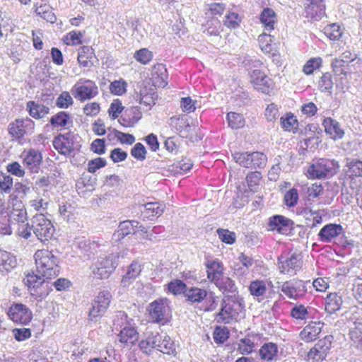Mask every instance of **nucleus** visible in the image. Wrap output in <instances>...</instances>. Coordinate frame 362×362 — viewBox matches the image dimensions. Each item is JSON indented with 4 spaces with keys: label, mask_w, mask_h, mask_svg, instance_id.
Returning a JSON list of instances; mask_svg holds the SVG:
<instances>
[{
    "label": "nucleus",
    "mask_w": 362,
    "mask_h": 362,
    "mask_svg": "<svg viewBox=\"0 0 362 362\" xmlns=\"http://www.w3.org/2000/svg\"><path fill=\"white\" fill-rule=\"evenodd\" d=\"M339 168L337 160L320 158L313 160L308 169V174L309 177L313 179L328 178L336 174Z\"/></svg>",
    "instance_id": "3"
},
{
    "label": "nucleus",
    "mask_w": 362,
    "mask_h": 362,
    "mask_svg": "<svg viewBox=\"0 0 362 362\" xmlns=\"http://www.w3.org/2000/svg\"><path fill=\"white\" fill-rule=\"evenodd\" d=\"M325 35L329 37L332 40H337L340 38L342 35V30L341 27L336 24L333 23L331 25H327L324 28Z\"/></svg>",
    "instance_id": "50"
},
{
    "label": "nucleus",
    "mask_w": 362,
    "mask_h": 362,
    "mask_svg": "<svg viewBox=\"0 0 362 362\" xmlns=\"http://www.w3.org/2000/svg\"><path fill=\"white\" fill-rule=\"evenodd\" d=\"M281 124L282 128L288 132H295L298 127V120L292 114H288L285 117H281Z\"/></svg>",
    "instance_id": "49"
},
{
    "label": "nucleus",
    "mask_w": 362,
    "mask_h": 362,
    "mask_svg": "<svg viewBox=\"0 0 362 362\" xmlns=\"http://www.w3.org/2000/svg\"><path fill=\"white\" fill-rule=\"evenodd\" d=\"M123 110L124 107L122 106L121 101L119 99L114 100L111 103L108 110L109 116L112 119H115L119 117Z\"/></svg>",
    "instance_id": "60"
},
{
    "label": "nucleus",
    "mask_w": 362,
    "mask_h": 362,
    "mask_svg": "<svg viewBox=\"0 0 362 362\" xmlns=\"http://www.w3.org/2000/svg\"><path fill=\"white\" fill-rule=\"evenodd\" d=\"M306 17L320 20L325 14V0H303Z\"/></svg>",
    "instance_id": "16"
},
{
    "label": "nucleus",
    "mask_w": 362,
    "mask_h": 362,
    "mask_svg": "<svg viewBox=\"0 0 362 362\" xmlns=\"http://www.w3.org/2000/svg\"><path fill=\"white\" fill-rule=\"evenodd\" d=\"M343 303L341 296L336 293H329L325 299V310L332 314L339 310Z\"/></svg>",
    "instance_id": "32"
},
{
    "label": "nucleus",
    "mask_w": 362,
    "mask_h": 362,
    "mask_svg": "<svg viewBox=\"0 0 362 362\" xmlns=\"http://www.w3.org/2000/svg\"><path fill=\"white\" fill-rule=\"evenodd\" d=\"M218 238L226 244H233L235 241V234L228 229L219 228L217 230Z\"/></svg>",
    "instance_id": "63"
},
{
    "label": "nucleus",
    "mask_w": 362,
    "mask_h": 362,
    "mask_svg": "<svg viewBox=\"0 0 362 362\" xmlns=\"http://www.w3.org/2000/svg\"><path fill=\"white\" fill-rule=\"evenodd\" d=\"M141 272V265L139 262L134 261L128 267L126 274L123 276L121 284L124 287L128 286L132 281L139 276Z\"/></svg>",
    "instance_id": "30"
},
{
    "label": "nucleus",
    "mask_w": 362,
    "mask_h": 362,
    "mask_svg": "<svg viewBox=\"0 0 362 362\" xmlns=\"http://www.w3.org/2000/svg\"><path fill=\"white\" fill-rule=\"evenodd\" d=\"M308 286L311 287L310 281L292 279L283 283L280 286V290L288 298L297 300L305 295Z\"/></svg>",
    "instance_id": "8"
},
{
    "label": "nucleus",
    "mask_w": 362,
    "mask_h": 362,
    "mask_svg": "<svg viewBox=\"0 0 362 362\" xmlns=\"http://www.w3.org/2000/svg\"><path fill=\"white\" fill-rule=\"evenodd\" d=\"M118 257L117 255L113 253L100 255L91 267L94 276L99 279H107L116 269Z\"/></svg>",
    "instance_id": "4"
},
{
    "label": "nucleus",
    "mask_w": 362,
    "mask_h": 362,
    "mask_svg": "<svg viewBox=\"0 0 362 362\" xmlns=\"http://www.w3.org/2000/svg\"><path fill=\"white\" fill-rule=\"evenodd\" d=\"M23 164L32 172L37 173L42 157L41 153L35 149H29L22 153Z\"/></svg>",
    "instance_id": "19"
},
{
    "label": "nucleus",
    "mask_w": 362,
    "mask_h": 362,
    "mask_svg": "<svg viewBox=\"0 0 362 362\" xmlns=\"http://www.w3.org/2000/svg\"><path fill=\"white\" fill-rule=\"evenodd\" d=\"M11 220L8 217V213L0 215V234L11 235L12 233V228L11 226Z\"/></svg>",
    "instance_id": "54"
},
{
    "label": "nucleus",
    "mask_w": 362,
    "mask_h": 362,
    "mask_svg": "<svg viewBox=\"0 0 362 362\" xmlns=\"http://www.w3.org/2000/svg\"><path fill=\"white\" fill-rule=\"evenodd\" d=\"M302 258L300 254L293 253L289 256H280L278 258L279 269L281 273L293 276L302 266Z\"/></svg>",
    "instance_id": "11"
},
{
    "label": "nucleus",
    "mask_w": 362,
    "mask_h": 362,
    "mask_svg": "<svg viewBox=\"0 0 362 362\" xmlns=\"http://www.w3.org/2000/svg\"><path fill=\"white\" fill-rule=\"evenodd\" d=\"M291 316L296 320H305L308 318V308L303 304H295L290 311Z\"/></svg>",
    "instance_id": "44"
},
{
    "label": "nucleus",
    "mask_w": 362,
    "mask_h": 362,
    "mask_svg": "<svg viewBox=\"0 0 362 362\" xmlns=\"http://www.w3.org/2000/svg\"><path fill=\"white\" fill-rule=\"evenodd\" d=\"M233 157L235 163L242 167L250 168L251 165V153L247 152H236L233 154Z\"/></svg>",
    "instance_id": "51"
},
{
    "label": "nucleus",
    "mask_w": 362,
    "mask_h": 362,
    "mask_svg": "<svg viewBox=\"0 0 362 362\" xmlns=\"http://www.w3.org/2000/svg\"><path fill=\"white\" fill-rule=\"evenodd\" d=\"M134 57L136 61L143 64H146L152 59L153 54L147 49L142 48L136 51Z\"/></svg>",
    "instance_id": "59"
},
{
    "label": "nucleus",
    "mask_w": 362,
    "mask_h": 362,
    "mask_svg": "<svg viewBox=\"0 0 362 362\" xmlns=\"http://www.w3.org/2000/svg\"><path fill=\"white\" fill-rule=\"evenodd\" d=\"M158 339L157 336L154 335V332H146V338L139 343L141 350L146 354H150L155 349Z\"/></svg>",
    "instance_id": "36"
},
{
    "label": "nucleus",
    "mask_w": 362,
    "mask_h": 362,
    "mask_svg": "<svg viewBox=\"0 0 362 362\" xmlns=\"http://www.w3.org/2000/svg\"><path fill=\"white\" fill-rule=\"evenodd\" d=\"M215 285L223 293L227 292L234 295L237 290L234 281L225 276Z\"/></svg>",
    "instance_id": "39"
},
{
    "label": "nucleus",
    "mask_w": 362,
    "mask_h": 362,
    "mask_svg": "<svg viewBox=\"0 0 362 362\" xmlns=\"http://www.w3.org/2000/svg\"><path fill=\"white\" fill-rule=\"evenodd\" d=\"M331 341L325 337L320 340L308 353L309 357L316 358L317 360H322L331 348Z\"/></svg>",
    "instance_id": "24"
},
{
    "label": "nucleus",
    "mask_w": 362,
    "mask_h": 362,
    "mask_svg": "<svg viewBox=\"0 0 362 362\" xmlns=\"http://www.w3.org/2000/svg\"><path fill=\"white\" fill-rule=\"evenodd\" d=\"M323 125L325 132L330 135L334 140L341 139L344 136V132L337 120L327 117L324 119Z\"/></svg>",
    "instance_id": "27"
},
{
    "label": "nucleus",
    "mask_w": 362,
    "mask_h": 362,
    "mask_svg": "<svg viewBox=\"0 0 362 362\" xmlns=\"http://www.w3.org/2000/svg\"><path fill=\"white\" fill-rule=\"evenodd\" d=\"M17 265L16 257L5 250H0V271L10 272Z\"/></svg>",
    "instance_id": "31"
},
{
    "label": "nucleus",
    "mask_w": 362,
    "mask_h": 362,
    "mask_svg": "<svg viewBox=\"0 0 362 362\" xmlns=\"http://www.w3.org/2000/svg\"><path fill=\"white\" fill-rule=\"evenodd\" d=\"M344 233V229L340 224L328 223L324 226L319 233L317 237L319 241L325 243H330Z\"/></svg>",
    "instance_id": "17"
},
{
    "label": "nucleus",
    "mask_w": 362,
    "mask_h": 362,
    "mask_svg": "<svg viewBox=\"0 0 362 362\" xmlns=\"http://www.w3.org/2000/svg\"><path fill=\"white\" fill-rule=\"evenodd\" d=\"M272 37L271 35L263 33L259 35L258 42L261 49L266 54H272L274 51V45L272 44Z\"/></svg>",
    "instance_id": "43"
},
{
    "label": "nucleus",
    "mask_w": 362,
    "mask_h": 362,
    "mask_svg": "<svg viewBox=\"0 0 362 362\" xmlns=\"http://www.w3.org/2000/svg\"><path fill=\"white\" fill-rule=\"evenodd\" d=\"M112 296L107 291H102L95 297L92 303V308L89 311V319L95 320L102 316L108 308L111 302Z\"/></svg>",
    "instance_id": "10"
},
{
    "label": "nucleus",
    "mask_w": 362,
    "mask_h": 362,
    "mask_svg": "<svg viewBox=\"0 0 362 362\" xmlns=\"http://www.w3.org/2000/svg\"><path fill=\"white\" fill-rule=\"evenodd\" d=\"M170 301L166 298H160L151 302L147 308L150 318L154 323H159L165 319L170 310Z\"/></svg>",
    "instance_id": "12"
},
{
    "label": "nucleus",
    "mask_w": 362,
    "mask_h": 362,
    "mask_svg": "<svg viewBox=\"0 0 362 362\" xmlns=\"http://www.w3.org/2000/svg\"><path fill=\"white\" fill-rule=\"evenodd\" d=\"M37 272L46 279H52L59 273L58 258L47 250H39L34 255Z\"/></svg>",
    "instance_id": "1"
},
{
    "label": "nucleus",
    "mask_w": 362,
    "mask_h": 362,
    "mask_svg": "<svg viewBox=\"0 0 362 362\" xmlns=\"http://www.w3.org/2000/svg\"><path fill=\"white\" fill-rule=\"evenodd\" d=\"M207 278L210 282L216 284L224 276V266L217 259L209 260L206 263Z\"/></svg>",
    "instance_id": "20"
},
{
    "label": "nucleus",
    "mask_w": 362,
    "mask_h": 362,
    "mask_svg": "<svg viewBox=\"0 0 362 362\" xmlns=\"http://www.w3.org/2000/svg\"><path fill=\"white\" fill-rule=\"evenodd\" d=\"M152 75L153 77L158 79L157 83H159V86L164 87L167 85L166 79L168 78V73L164 64H156L153 68Z\"/></svg>",
    "instance_id": "40"
},
{
    "label": "nucleus",
    "mask_w": 362,
    "mask_h": 362,
    "mask_svg": "<svg viewBox=\"0 0 362 362\" xmlns=\"http://www.w3.org/2000/svg\"><path fill=\"white\" fill-rule=\"evenodd\" d=\"M136 221H124L119 223L117 230L112 235V240L117 242L123 239L126 235L134 233L135 227H138Z\"/></svg>",
    "instance_id": "22"
},
{
    "label": "nucleus",
    "mask_w": 362,
    "mask_h": 362,
    "mask_svg": "<svg viewBox=\"0 0 362 362\" xmlns=\"http://www.w3.org/2000/svg\"><path fill=\"white\" fill-rule=\"evenodd\" d=\"M251 167L252 169H262L266 166L267 158L262 152L255 151L251 153Z\"/></svg>",
    "instance_id": "45"
},
{
    "label": "nucleus",
    "mask_w": 362,
    "mask_h": 362,
    "mask_svg": "<svg viewBox=\"0 0 362 362\" xmlns=\"http://www.w3.org/2000/svg\"><path fill=\"white\" fill-rule=\"evenodd\" d=\"M141 206L144 209V210L141 209L144 220L161 216L165 208L164 204L158 202H148Z\"/></svg>",
    "instance_id": "26"
},
{
    "label": "nucleus",
    "mask_w": 362,
    "mask_h": 362,
    "mask_svg": "<svg viewBox=\"0 0 362 362\" xmlns=\"http://www.w3.org/2000/svg\"><path fill=\"white\" fill-rule=\"evenodd\" d=\"M259 20L264 30L270 32L274 29L277 18L276 13L270 8H264L261 12Z\"/></svg>",
    "instance_id": "29"
},
{
    "label": "nucleus",
    "mask_w": 362,
    "mask_h": 362,
    "mask_svg": "<svg viewBox=\"0 0 362 362\" xmlns=\"http://www.w3.org/2000/svg\"><path fill=\"white\" fill-rule=\"evenodd\" d=\"M35 129L34 122L26 117L25 119H17L8 126V132L12 137L20 139L25 134H31Z\"/></svg>",
    "instance_id": "13"
},
{
    "label": "nucleus",
    "mask_w": 362,
    "mask_h": 362,
    "mask_svg": "<svg viewBox=\"0 0 362 362\" xmlns=\"http://www.w3.org/2000/svg\"><path fill=\"white\" fill-rule=\"evenodd\" d=\"M23 282L30 290V295L38 301H42L48 296L47 284H45L40 274L28 272L25 274Z\"/></svg>",
    "instance_id": "5"
},
{
    "label": "nucleus",
    "mask_w": 362,
    "mask_h": 362,
    "mask_svg": "<svg viewBox=\"0 0 362 362\" xmlns=\"http://www.w3.org/2000/svg\"><path fill=\"white\" fill-rule=\"evenodd\" d=\"M119 341L127 345L133 344L138 339V333L131 325L124 326L120 330Z\"/></svg>",
    "instance_id": "35"
},
{
    "label": "nucleus",
    "mask_w": 362,
    "mask_h": 362,
    "mask_svg": "<svg viewBox=\"0 0 362 362\" xmlns=\"http://www.w3.org/2000/svg\"><path fill=\"white\" fill-rule=\"evenodd\" d=\"M255 348L254 337L247 336L241 339L238 344V350L242 354H249Z\"/></svg>",
    "instance_id": "47"
},
{
    "label": "nucleus",
    "mask_w": 362,
    "mask_h": 362,
    "mask_svg": "<svg viewBox=\"0 0 362 362\" xmlns=\"http://www.w3.org/2000/svg\"><path fill=\"white\" fill-rule=\"evenodd\" d=\"M207 296V291L204 288L196 286H187L184 296L187 302L190 303H201Z\"/></svg>",
    "instance_id": "28"
},
{
    "label": "nucleus",
    "mask_w": 362,
    "mask_h": 362,
    "mask_svg": "<svg viewBox=\"0 0 362 362\" xmlns=\"http://www.w3.org/2000/svg\"><path fill=\"white\" fill-rule=\"evenodd\" d=\"M322 325L323 323L321 322H314L308 325L300 332V336L301 339L307 342L315 340L321 332Z\"/></svg>",
    "instance_id": "25"
},
{
    "label": "nucleus",
    "mask_w": 362,
    "mask_h": 362,
    "mask_svg": "<svg viewBox=\"0 0 362 362\" xmlns=\"http://www.w3.org/2000/svg\"><path fill=\"white\" fill-rule=\"evenodd\" d=\"M278 346L272 342L264 344L259 350L260 358L264 362L276 361L278 358Z\"/></svg>",
    "instance_id": "23"
},
{
    "label": "nucleus",
    "mask_w": 362,
    "mask_h": 362,
    "mask_svg": "<svg viewBox=\"0 0 362 362\" xmlns=\"http://www.w3.org/2000/svg\"><path fill=\"white\" fill-rule=\"evenodd\" d=\"M249 290L251 295L257 298L259 301V298H262L267 292L266 282L262 280L252 281L250 284Z\"/></svg>",
    "instance_id": "37"
},
{
    "label": "nucleus",
    "mask_w": 362,
    "mask_h": 362,
    "mask_svg": "<svg viewBox=\"0 0 362 362\" xmlns=\"http://www.w3.org/2000/svg\"><path fill=\"white\" fill-rule=\"evenodd\" d=\"M35 13L47 22L54 23L56 21V16L52 12V8L48 4L36 6Z\"/></svg>",
    "instance_id": "41"
},
{
    "label": "nucleus",
    "mask_w": 362,
    "mask_h": 362,
    "mask_svg": "<svg viewBox=\"0 0 362 362\" xmlns=\"http://www.w3.org/2000/svg\"><path fill=\"white\" fill-rule=\"evenodd\" d=\"M9 318L16 323L27 325L33 317L32 312L25 305L16 303L11 305L7 313Z\"/></svg>",
    "instance_id": "14"
},
{
    "label": "nucleus",
    "mask_w": 362,
    "mask_h": 362,
    "mask_svg": "<svg viewBox=\"0 0 362 362\" xmlns=\"http://www.w3.org/2000/svg\"><path fill=\"white\" fill-rule=\"evenodd\" d=\"M169 124L171 127H175L176 130L180 133L182 132L184 127H189V125L187 123V120L185 117H172L170 118Z\"/></svg>",
    "instance_id": "57"
},
{
    "label": "nucleus",
    "mask_w": 362,
    "mask_h": 362,
    "mask_svg": "<svg viewBox=\"0 0 362 362\" xmlns=\"http://www.w3.org/2000/svg\"><path fill=\"white\" fill-rule=\"evenodd\" d=\"M6 211L11 223H25L28 220L25 205L16 195H10Z\"/></svg>",
    "instance_id": "9"
},
{
    "label": "nucleus",
    "mask_w": 362,
    "mask_h": 362,
    "mask_svg": "<svg viewBox=\"0 0 362 362\" xmlns=\"http://www.w3.org/2000/svg\"><path fill=\"white\" fill-rule=\"evenodd\" d=\"M79 247L90 257L91 255H95L101 251L100 245L95 242L90 240H83L79 243Z\"/></svg>",
    "instance_id": "46"
},
{
    "label": "nucleus",
    "mask_w": 362,
    "mask_h": 362,
    "mask_svg": "<svg viewBox=\"0 0 362 362\" xmlns=\"http://www.w3.org/2000/svg\"><path fill=\"white\" fill-rule=\"evenodd\" d=\"M349 335L351 340L357 344V346H362V325H355L354 327L351 328Z\"/></svg>",
    "instance_id": "64"
},
{
    "label": "nucleus",
    "mask_w": 362,
    "mask_h": 362,
    "mask_svg": "<svg viewBox=\"0 0 362 362\" xmlns=\"http://www.w3.org/2000/svg\"><path fill=\"white\" fill-rule=\"evenodd\" d=\"M74 100L67 91L62 92L57 99L56 105L60 108H67L71 105Z\"/></svg>",
    "instance_id": "61"
},
{
    "label": "nucleus",
    "mask_w": 362,
    "mask_h": 362,
    "mask_svg": "<svg viewBox=\"0 0 362 362\" xmlns=\"http://www.w3.org/2000/svg\"><path fill=\"white\" fill-rule=\"evenodd\" d=\"M348 59H343L339 58L334 59L332 62L333 71L337 75H346V71L345 67L348 65Z\"/></svg>",
    "instance_id": "56"
},
{
    "label": "nucleus",
    "mask_w": 362,
    "mask_h": 362,
    "mask_svg": "<svg viewBox=\"0 0 362 362\" xmlns=\"http://www.w3.org/2000/svg\"><path fill=\"white\" fill-rule=\"evenodd\" d=\"M32 228L34 234L42 242L50 239L54 233V228L51 221L47 218L42 214L33 216Z\"/></svg>",
    "instance_id": "7"
},
{
    "label": "nucleus",
    "mask_w": 362,
    "mask_h": 362,
    "mask_svg": "<svg viewBox=\"0 0 362 362\" xmlns=\"http://www.w3.org/2000/svg\"><path fill=\"white\" fill-rule=\"evenodd\" d=\"M228 125L232 129H240L245 126V121L243 115L230 112L227 114Z\"/></svg>",
    "instance_id": "48"
},
{
    "label": "nucleus",
    "mask_w": 362,
    "mask_h": 362,
    "mask_svg": "<svg viewBox=\"0 0 362 362\" xmlns=\"http://www.w3.org/2000/svg\"><path fill=\"white\" fill-rule=\"evenodd\" d=\"M53 145L60 153L69 154L74 149V143L70 134H59L53 141Z\"/></svg>",
    "instance_id": "21"
},
{
    "label": "nucleus",
    "mask_w": 362,
    "mask_h": 362,
    "mask_svg": "<svg viewBox=\"0 0 362 362\" xmlns=\"http://www.w3.org/2000/svg\"><path fill=\"white\" fill-rule=\"evenodd\" d=\"M71 93L76 100L84 102L94 98L98 94V88L94 81L80 78L73 86Z\"/></svg>",
    "instance_id": "6"
},
{
    "label": "nucleus",
    "mask_w": 362,
    "mask_h": 362,
    "mask_svg": "<svg viewBox=\"0 0 362 362\" xmlns=\"http://www.w3.org/2000/svg\"><path fill=\"white\" fill-rule=\"evenodd\" d=\"M158 351L165 354H174L175 353V345L169 336H163L161 345L158 348Z\"/></svg>",
    "instance_id": "52"
},
{
    "label": "nucleus",
    "mask_w": 362,
    "mask_h": 362,
    "mask_svg": "<svg viewBox=\"0 0 362 362\" xmlns=\"http://www.w3.org/2000/svg\"><path fill=\"white\" fill-rule=\"evenodd\" d=\"M168 288L174 295L185 294L187 285L181 280H175L168 284Z\"/></svg>",
    "instance_id": "58"
},
{
    "label": "nucleus",
    "mask_w": 362,
    "mask_h": 362,
    "mask_svg": "<svg viewBox=\"0 0 362 362\" xmlns=\"http://www.w3.org/2000/svg\"><path fill=\"white\" fill-rule=\"evenodd\" d=\"M346 166L349 176L362 177V161L356 159H346Z\"/></svg>",
    "instance_id": "42"
},
{
    "label": "nucleus",
    "mask_w": 362,
    "mask_h": 362,
    "mask_svg": "<svg viewBox=\"0 0 362 362\" xmlns=\"http://www.w3.org/2000/svg\"><path fill=\"white\" fill-rule=\"evenodd\" d=\"M293 221L281 215L273 216L269 218V227L281 234H287L293 228Z\"/></svg>",
    "instance_id": "18"
},
{
    "label": "nucleus",
    "mask_w": 362,
    "mask_h": 362,
    "mask_svg": "<svg viewBox=\"0 0 362 362\" xmlns=\"http://www.w3.org/2000/svg\"><path fill=\"white\" fill-rule=\"evenodd\" d=\"M334 83L332 79V76L329 73L322 75L319 81V87L322 92H327L329 95L332 94V90Z\"/></svg>",
    "instance_id": "53"
},
{
    "label": "nucleus",
    "mask_w": 362,
    "mask_h": 362,
    "mask_svg": "<svg viewBox=\"0 0 362 362\" xmlns=\"http://www.w3.org/2000/svg\"><path fill=\"white\" fill-rule=\"evenodd\" d=\"M93 50L88 46H83L78 50L77 60L78 64L83 67H90L93 65Z\"/></svg>",
    "instance_id": "33"
},
{
    "label": "nucleus",
    "mask_w": 362,
    "mask_h": 362,
    "mask_svg": "<svg viewBox=\"0 0 362 362\" xmlns=\"http://www.w3.org/2000/svg\"><path fill=\"white\" fill-rule=\"evenodd\" d=\"M261 173L258 171L249 173L247 177V182L251 190H256L261 180Z\"/></svg>",
    "instance_id": "62"
},
{
    "label": "nucleus",
    "mask_w": 362,
    "mask_h": 362,
    "mask_svg": "<svg viewBox=\"0 0 362 362\" xmlns=\"http://www.w3.org/2000/svg\"><path fill=\"white\" fill-rule=\"evenodd\" d=\"M298 199V190L296 188H292L285 193L284 203L288 207H293L296 205Z\"/></svg>",
    "instance_id": "55"
},
{
    "label": "nucleus",
    "mask_w": 362,
    "mask_h": 362,
    "mask_svg": "<svg viewBox=\"0 0 362 362\" xmlns=\"http://www.w3.org/2000/svg\"><path fill=\"white\" fill-rule=\"evenodd\" d=\"M251 83L254 88L264 93H269L273 89V83L264 72L254 69L250 75Z\"/></svg>",
    "instance_id": "15"
},
{
    "label": "nucleus",
    "mask_w": 362,
    "mask_h": 362,
    "mask_svg": "<svg viewBox=\"0 0 362 362\" xmlns=\"http://www.w3.org/2000/svg\"><path fill=\"white\" fill-rule=\"evenodd\" d=\"M49 122L54 127H64L71 123V118L69 114L61 111L52 116Z\"/></svg>",
    "instance_id": "38"
},
{
    "label": "nucleus",
    "mask_w": 362,
    "mask_h": 362,
    "mask_svg": "<svg viewBox=\"0 0 362 362\" xmlns=\"http://www.w3.org/2000/svg\"><path fill=\"white\" fill-rule=\"evenodd\" d=\"M27 109L29 111L30 115L35 119L44 117L49 113V110L47 106L35 101H29L27 103Z\"/></svg>",
    "instance_id": "34"
},
{
    "label": "nucleus",
    "mask_w": 362,
    "mask_h": 362,
    "mask_svg": "<svg viewBox=\"0 0 362 362\" xmlns=\"http://www.w3.org/2000/svg\"><path fill=\"white\" fill-rule=\"evenodd\" d=\"M243 309L242 299L235 294L225 296L220 311L216 314V320L218 323L228 324L236 320Z\"/></svg>",
    "instance_id": "2"
}]
</instances>
